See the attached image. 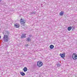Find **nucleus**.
I'll use <instances>...</instances> for the list:
<instances>
[{
  "label": "nucleus",
  "instance_id": "obj_22",
  "mask_svg": "<svg viewBox=\"0 0 77 77\" xmlns=\"http://www.w3.org/2000/svg\"><path fill=\"white\" fill-rule=\"evenodd\" d=\"M27 39H30V38H27Z\"/></svg>",
  "mask_w": 77,
  "mask_h": 77
},
{
  "label": "nucleus",
  "instance_id": "obj_21",
  "mask_svg": "<svg viewBox=\"0 0 77 77\" xmlns=\"http://www.w3.org/2000/svg\"><path fill=\"white\" fill-rule=\"evenodd\" d=\"M1 38V36L0 35V39Z\"/></svg>",
  "mask_w": 77,
  "mask_h": 77
},
{
  "label": "nucleus",
  "instance_id": "obj_11",
  "mask_svg": "<svg viewBox=\"0 0 77 77\" xmlns=\"http://www.w3.org/2000/svg\"><path fill=\"white\" fill-rule=\"evenodd\" d=\"M60 15H63V11H61L60 13Z\"/></svg>",
  "mask_w": 77,
  "mask_h": 77
},
{
  "label": "nucleus",
  "instance_id": "obj_16",
  "mask_svg": "<svg viewBox=\"0 0 77 77\" xmlns=\"http://www.w3.org/2000/svg\"><path fill=\"white\" fill-rule=\"evenodd\" d=\"M32 14H35L36 13L35 12H32Z\"/></svg>",
  "mask_w": 77,
  "mask_h": 77
},
{
  "label": "nucleus",
  "instance_id": "obj_15",
  "mask_svg": "<svg viewBox=\"0 0 77 77\" xmlns=\"http://www.w3.org/2000/svg\"><path fill=\"white\" fill-rule=\"evenodd\" d=\"M57 66H60V64H57Z\"/></svg>",
  "mask_w": 77,
  "mask_h": 77
},
{
  "label": "nucleus",
  "instance_id": "obj_17",
  "mask_svg": "<svg viewBox=\"0 0 77 77\" xmlns=\"http://www.w3.org/2000/svg\"><path fill=\"white\" fill-rule=\"evenodd\" d=\"M29 37H32V35H29Z\"/></svg>",
  "mask_w": 77,
  "mask_h": 77
},
{
  "label": "nucleus",
  "instance_id": "obj_6",
  "mask_svg": "<svg viewBox=\"0 0 77 77\" xmlns=\"http://www.w3.org/2000/svg\"><path fill=\"white\" fill-rule=\"evenodd\" d=\"M26 34H22V35L21 37V38H25L26 37Z\"/></svg>",
  "mask_w": 77,
  "mask_h": 77
},
{
  "label": "nucleus",
  "instance_id": "obj_10",
  "mask_svg": "<svg viewBox=\"0 0 77 77\" xmlns=\"http://www.w3.org/2000/svg\"><path fill=\"white\" fill-rule=\"evenodd\" d=\"M20 74H21V75H22V76H24L25 75V73H24L23 72H20Z\"/></svg>",
  "mask_w": 77,
  "mask_h": 77
},
{
  "label": "nucleus",
  "instance_id": "obj_12",
  "mask_svg": "<svg viewBox=\"0 0 77 77\" xmlns=\"http://www.w3.org/2000/svg\"><path fill=\"white\" fill-rule=\"evenodd\" d=\"M3 41H4V42H8V39H4Z\"/></svg>",
  "mask_w": 77,
  "mask_h": 77
},
{
  "label": "nucleus",
  "instance_id": "obj_1",
  "mask_svg": "<svg viewBox=\"0 0 77 77\" xmlns=\"http://www.w3.org/2000/svg\"><path fill=\"white\" fill-rule=\"evenodd\" d=\"M9 34V32L8 31L5 32V34H4V36L3 38V39H6V38H8V35Z\"/></svg>",
  "mask_w": 77,
  "mask_h": 77
},
{
  "label": "nucleus",
  "instance_id": "obj_20",
  "mask_svg": "<svg viewBox=\"0 0 77 77\" xmlns=\"http://www.w3.org/2000/svg\"><path fill=\"white\" fill-rule=\"evenodd\" d=\"M1 1H2V0H0V2H1Z\"/></svg>",
  "mask_w": 77,
  "mask_h": 77
},
{
  "label": "nucleus",
  "instance_id": "obj_2",
  "mask_svg": "<svg viewBox=\"0 0 77 77\" xmlns=\"http://www.w3.org/2000/svg\"><path fill=\"white\" fill-rule=\"evenodd\" d=\"M72 58L74 60L77 59V55L76 53H73L72 55Z\"/></svg>",
  "mask_w": 77,
  "mask_h": 77
},
{
  "label": "nucleus",
  "instance_id": "obj_13",
  "mask_svg": "<svg viewBox=\"0 0 77 77\" xmlns=\"http://www.w3.org/2000/svg\"><path fill=\"white\" fill-rule=\"evenodd\" d=\"M71 27L70 26L68 27V30H69V31H70V30H71Z\"/></svg>",
  "mask_w": 77,
  "mask_h": 77
},
{
  "label": "nucleus",
  "instance_id": "obj_18",
  "mask_svg": "<svg viewBox=\"0 0 77 77\" xmlns=\"http://www.w3.org/2000/svg\"><path fill=\"white\" fill-rule=\"evenodd\" d=\"M28 45H26V47H28Z\"/></svg>",
  "mask_w": 77,
  "mask_h": 77
},
{
  "label": "nucleus",
  "instance_id": "obj_4",
  "mask_svg": "<svg viewBox=\"0 0 77 77\" xmlns=\"http://www.w3.org/2000/svg\"><path fill=\"white\" fill-rule=\"evenodd\" d=\"M43 65L42 63L41 62H37V65L39 67H41V66H42Z\"/></svg>",
  "mask_w": 77,
  "mask_h": 77
},
{
  "label": "nucleus",
  "instance_id": "obj_5",
  "mask_svg": "<svg viewBox=\"0 0 77 77\" xmlns=\"http://www.w3.org/2000/svg\"><path fill=\"white\" fill-rule=\"evenodd\" d=\"M60 56L62 58H64L65 56V53H63V54H60Z\"/></svg>",
  "mask_w": 77,
  "mask_h": 77
},
{
  "label": "nucleus",
  "instance_id": "obj_7",
  "mask_svg": "<svg viewBox=\"0 0 77 77\" xmlns=\"http://www.w3.org/2000/svg\"><path fill=\"white\" fill-rule=\"evenodd\" d=\"M14 27H16V28H18L20 26H19V25L16 24L14 25Z\"/></svg>",
  "mask_w": 77,
  "mask_h": 77
},
{
  "label": "nucleus",
  "instance_id": "obj_14",
  "mask_svg": "<svg viewBox=\"0 0 77 77\" xmlns=\"http://www.w3.org/2000/svg\"><path fill=\"white\" fill-rule=\"evenodd\" d=\"M31 41V39H27L26 40V41H28V42H29Z\"/></svg>",
  "mask_w": 77,
  "mask_h": 77
},
{
  "label": "nucleus",
  "instance_id": "obj_3",
  "mask_svg": "<svg viewBox=\"0 0 77 77\" xmlns=\"http://www.w3.org/2000/svg\"><path fill=\"white\" fill-rule=\"evenodd\" d=\"M25 22H26V21H25L24 19H21L20 20V23L22 25H23V24H24V23H25Z\"/></svg>",
  "mask_w": 77,
  "mask_h": 77
},
{
  "label": "nucleus",
  "instance_id": "obj_8",
  "mask_svg": "<svg viewBox=\"0 0 77 77\" xmlns=\"http://www.w3.org/2000/svg\"><path fill=\"white\" fill-rule=\"evenodd\" d=\"M23 70L24 72H26V71H27V68L26 67H25L23 69Z\"/></svg>",
  "mask_w": 77,
  "mask_h": 77
},
{
  "label": "nucleus",
  "instance_id": "obj_9",
  "mask_svg": "<svg viewBox=\"0 0 77 77\" xmlns=\"http://www.w3.org/2000/svg\"><path fill=\"white\" fill-rule=\"evenodd\" d=\"M50 48L51 49H53L54 48V45H51L50 46Z\"/></svg>",
  "mask_w": 77,
  "mask_h": 77
},
{
  "label": "nucleus",
  "instance_id": "obj_19",
  "mask_svg": "<svg viewBox=\"0 0 77 77\" xmlns=\"http://www.w3.org/2000/svg\"><path fill=\"white\" fill-rule=\"evenodd\" d=\"M1 1H2V0H0V2H1Z\"/></svg>",
  "mask_w": 77,
  "mask_h": 77
}]
</instances>
